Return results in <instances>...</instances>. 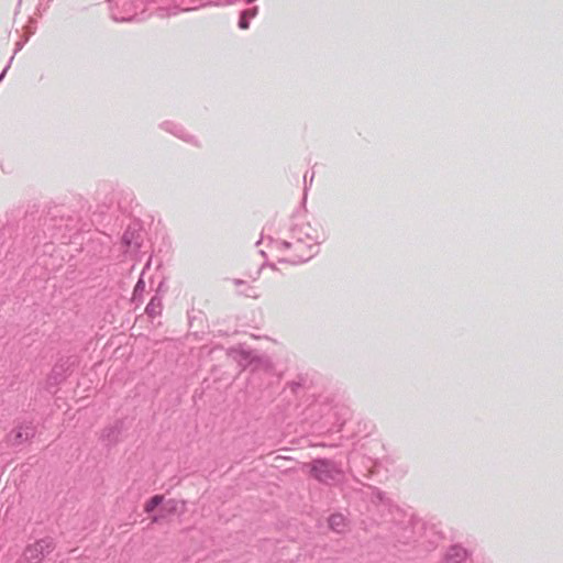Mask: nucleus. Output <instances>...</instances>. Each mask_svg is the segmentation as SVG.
<instances>
[{
  "mask_svg": "<svg viewBox=\"0 0 563 563\" xmlns=\"http://www.w3.org/2000/svg\"><path fill=\"white\" fill-rule=\"evenodd\" d=\"M52 550L53 542L49 538L34 540L25 545L18 563H42Z\"/></svg>",
  "mask_w": 563,
  "mask_h": 563,
  "instance_id": "obj_1",
  "label": "nucleus"
},
{
  "mask_svg": "<svg viewBox=\"0 0 563 563\" xmlns=\"http://www.w3.org/2000/svg\"><path fill=\"white\" fill-rule=\"evenodd\" d=\"M329 468L330 465L325 461H316L312 464L311 473L318 481L327 482L329 478H331Z\"/></svg>",
  "mask_w": 563,
  "mask_h": 563,
  "instance_id": "obj_2",
  "label": "nucleus"
},
{
  "mask_svg": "<svg viewBox=\"0 0 563 563\" xmlns=\"http://www.w3.org/2000/svg\"><path fill=\"white\" fill-rule=\"evenodd\" d=\"M328 525L331 530L336 533H343L347 529V520L341 514H333L328 519Z\"/></svg>",
  "mask_w": 563,
  "mask_h": 563,
  "instance_id": "obj_3",
  "label": "nucleus"
},
{
  "mask_svg": "<svg viewBox=\"0 0 563 563\" xmlns=\"http://www.w3.org/2000/svg\"><path fill=\"white\" fill-rule=\"evenodd\" d=\"M470 556V552L461 545H453L449 549L446 558L453 563H463Z\"/></svg>",
  "mask_w": 563,
  "mask_h": 563,
  "instance_id": "obj_4",
  "label": "nucleus"
},
{
  "mask_svg": "<svg viewBox=\"0 0 563 563\" xmlns=\"http://www.w3.org/2000/svg\"><path fill=\"white\" fill-rule=\"evenodd\" d=\"M163 501H164V496H162V495H155V496L151 497L144 504V511L147 514L153 512Z\"/></svg>",
  "mask_w": 563,
  "mask_h": 563,
  "instance_id": "obj_5",
  "label": "nucleus"
},
{
  "mask_svg": "<svg viewBox=\"0 0 563 563\" xmlns=\"http://www.w3.org/2000/svg\"><path fill=\"white\" fill-rule=\"evenodd\" d=\"M185 501H178L175 499H170L165 504V510L167 514H175L179 510V508H184Z\"/></svg>",
  "mask_w": 563,
  "mask_h": 563,
  "instance_id": "obj_6",
  "label": "nucleus"
},
{
  "mask_svg": "<svg viewBox=\"0 0 563 563\" xmlns=\"http://www.w3.org/2000/svg\"><path fill=\"white\" fill-rule=\"evenodd\" d=\"M158 521H159V517H158V516H153V517H152V522H153V523H156V522H158Z\"/></svg>",
  "mask_w": 563,
  "mask_h": 563,
  "instance_id": "obj_7",
  "label": "nucleus"
},
{
  "mask_svg": "<svg viewBox=\"0 0 563 563\" xmlns=\"http://www.w3.org/2000/svg\"><path fill=\"white\" fill-rule=\"evenodd\" d=\"M241 26H242V27H246L245 22H242V23H241Z\"/></svg>",
  "mask_w": 563,
  "mask_h": 563,
  "instance_id": "obj_8",
  "label": "nucleus"
}]
</instances>
